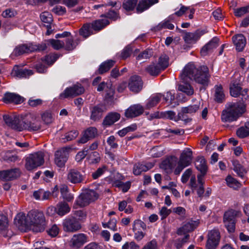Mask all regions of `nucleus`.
Segmentation results:
<instances>
[{
  "mask_svg": "<svg viewBox=\"0 0 249 249\" xmlns=\"http://www.w3.org/2000/svg\"><path fill=\"white\" fill-rule=\"evenodd\" d=\"M208 69L206 66L197 67L193 63H188L184 68L180 74V78L182 83L178 86V89L188 96L194 93L193 88L188 83V79L194 80L196 82L206 85L209 80Z\"/></svg>",
  "mask_w": 249,
  "mask_h": 249,
  "instance_id": "obj_1",
  "label": "nucleus"
},
{
  "mask_svg": "<svg viewBox=\"0 0 249 249\" xmlns=\"http://www.w3.org/2000/svg\"><path fill=\"white\" fill-rule=\"evenodd\" d=\"M247 89L242 90L238 83H232L230 86L231 95L234 97L241 96L242 101L236 103H229L221 114V120L223 122H231L236 121L245 112L246 105L243 101L248 97Z\"/></svg>",
  "mask_w": 249,
  "mask_h": 249,
  "instance_id": "obj_2",
  "label": "nucleus"
},
{
  "mask_svg": "<svg viewBox=\"0 0 249 249\" xmlns=\"http://www.w3.org/2000/svg\"><path fill=\"white\" fill-rule=\"evenodd\" d=\"M26 227L35 232H42L46 226L45 216L43 213L36 211H30L25 220Z\"/></svg>",
  "mask_w": 249,
  "mask_h": 249,
  "instance_id": "obj_3",
  "label": "nucleus"
},
{
  "mask_svg": "<svg viewBox=\"0 0 249 249\" xmlns=\"http://www.w3.org/2000/svg\"><path fill=\"white\" fill-rule=\"evenodd\" d=\"M44 154L38 151L29 155L26 158L25 167L28 170H32L42 165L44 162Z\"/></svg>",
  "mask_w": 249,
  "mask_h": 249,
  "instance_id": "obj_4",
  "label": "nucleus"
},
{
  "mask_svg": "<svg viewBox=\"0 0 249 249\" xmlns=\"http://www.w3.org/2000/svg\"><path fill=\"white\" fill-rule=\"evenodd\" d=\"M47 48L45 43H41L38 45L33 44H22L18 45L14 50L12 54L15 56H18L24 53H29L34 51H42L46 50Z\"/></svg>",
  "mask_w": 249,
  "mask_h": 249,
  "instance_id": "obj_5",
  "label": "nucleus"
},
{
  "mask_svg": "<svg viewBox=\"0 0 249 249\" xmlns=\"http://www.w3.org/2000/svg\"><path fill=\"white\" fill-rule=\"evenodd\" d=\"M22 122L24 130L37 131L40 129V123L36 119V116L31 113L22 114Z\"/></svg>",
  "mask_w": 249,
  "mask_h": 249,
  "instance_id": "obj_6",
  "label": "nucleus"
},
{
  "mask_svg": "<svg viewBox=\"0 0 249 249\" xmlns=\"http://www.w3.org/2000/svg\"><path fill=\"white\" fill-rule=\"evenodd\" d=\"M3 119L5 123L12 129L21 131L24 130L22 122V114L18 116L3 115Z\"/></svg>",
  "mask_w": 249,
  "mask_h": 249,
  "instance_id": "obj_7",
  "label": "nucleus"
},
{
  "mask_svg": "<svg viewBox=\"0 0 249 249\" xmlns=\"http://www.w3.org/2000/svg\"><path fill=\"white\" fill-rule=\"evenodd\" d=\"M206 243V249H216L218 246L220 240V233L217 229L209 231Z\"/></svg>",
  "mask_w": 249,
  "mask_h": 249,
  "instance_id": "obj_8",
  "label": "nucleus"
},
{
  "mask_svg": "<svg viewBox=\"0 0 249 249\" xmlns=\"http://www.w3.org/2000/svg\"><path fill=\"white\" fill-rule=\"evenodd\" d=\"M240 212L233 210H230L224 213V222L228 231L230 232H233L235 229V218L238 216Z\"/></svg>",
  "mask_w": 249,
  "mask_h": 249,
  "instance_id": "obj_9",
  "label": "nucleus"
},
{
  "mask_svg": "<svg viewBox=\"0 0 249 249\" xmlns=\"http://www.w3.org/2000/svg\"><path fill=\"white\" fill-rule=\"evenodd\" d=\"M84 88L81 84H76L72 87L67 88L60 94L61 99L73 97L84 93Z\"/></svg>",
  "mask_w": 249,
  "mask_h": 249,
  "instance_id": "obj_10",
  "label": "nucleus"
},
{
  "mask_svg": "<svg viewBox=\"0 0 249 249\" xmlns=\"http://www.w3.org/2000/svg\"><path fill=\"white\" fill-rule=\"evenodd\" d=\"M63 225L65 231L71 232L77 231L82 228L80 222L74 216L66 218Z\"/></svg>",
  "mask_w": 249,
  "mask_h": 249,
  "instance_id": "obj_11",
  "label": "nucleus"
},
{
  "mask_svg": "<svg viewBox=\"0 0 249 249\" xmlns=\"http://www.w3.org/2000/svg\"><path fill=\"white\" fill-rule=\"evenodd\" d=\"M71 211V207L65 202H59L56 207H50L47 209V213L53 215L56 213L59 216H62L68 213Z\"/></svg>",
  "mask_w": 249,
  "mask_h": 249,
  "instance_id": "obj_12",
  "label": "nucleus"
},
{
  "mask_svg": "<svg viewBox=\"0 0 249 249\" xmlns=\"http://www.w3.org/2000/svg\"><path fill=\"white\" fill-rule=\"evenodd\" d=\"M69 150L68 147H63L55 152L54 162L57 166L63 167L65 166L68 159Z\"/></svg>",
  "mask_w": 249,
  "mask_h": 249,
  "instance_id": "obj_13",
  "label": "nucleus"
},
{
  "mask_svg": "<svg viewBox=\"0 0 249 249\" xmlns=\"http://www.w3.org/2000/svg\"><path fill=\"white\" fill-rule=\"evenodd\" d=\"M199 224L198 220H190L182 227L179 228L177 231L178 235L188 234L187 233L194 231Z\"/></svg>",
  "mask_w": 249,
  "mask_h": 249,
  "instance_id": "obj_14",
  "label": "nucleus"
},
{
  "mask_svg": "<svg viewBox=\"0 0 249 249\" xmlns=\"http://www.w3.org/2000/svg\"><path fill=\"white\" fill-rule=\"evenodd\" d=\"M219 39L218 37H213L202 48L200 51L201 55L205 56L211 53L219 45Z\"/></svg>",
  "mask_w": 249,
  "mask_h": 249,
  "instance_id": "obj_15",
  "label": "nucleus"
},
{
  "mask_svg": "<svg viewBox=\"0 0 249 249\" xmlns=\"http://www.w3.org/2000/svg\"><path fill=\"white\" fill-rule=\"evenodd\" d=\"M142 84L141 77L137 75H134L129 79L128 88L131 91L138 93L142 90Z\"/></svg>",
  "mask_w": 249,
  "mask_h": 249,
  "instance_id": "obj_16",
  "label": "nucleus"
},
{
  "mask_svg": "<svg viewBox=\"0 0 249 249\" xmlns=\"http://www.w3.org/2000/svg\"><path fill=\"white\" fill-rule=\"evenodd\" d=\"M206 33V32L204 30L198 29L193 33H186L183 36V39L187 43H195Z\"/></svg>",
  "mask_w": 249,
  "mask_h": 249,
  "instance_id": "obj_17",
  "label": "nucleus"
},
{
  "mask_svg": "<svg viewBox=\"0 0 249 249\" xmlns=\"http://www.w3.org/2000/svg\"><path fill=\"white\" fill-rule=\"evenodd\" d=\"M88 242V237L84 233L74 234L71 238V246L74 248H79Z\"/></svg>",
  "mask_w": 249,
  "mask_h": 249,
  "instance_id": "obj_18",
  "label": "nucleus"
},
{
  "mask_svg": "<svg viewBox=\"0 0 249 249\" xmlns=\"http://www.w3.org/2000/svg\"><path fill=\"white\" fill-rule=\"evenodd\" d=\"M67 179L72 183H80L84 180V176L79 171L72 169L68 173Z\"/></svg>",
  "mask_w": 249,
  "mask_h": 249,
  "instance_id": "obj_19",
  "label": "nucleus"
},
{
  "mask_svg": "<svg viewBox=\"0 0 249 249\" xmlns=\"http://www.w3.org/2000/svg\"><path fill=\"white\" fill-rule=\"evenodd\" d=\"M143 111L144 108L141 105H134L125 110V116L127 118H134L141 115Z\"/></svg>",
  "mask_w": 249,
  "mask_h": 249,
  "instance_id": "obj_20",
  "label": "nucleus"
},
{
  "mask_svg": "<svg viewBox=\"0 0 249 249\" xmlns=\"http://www.w3.org/2000/svg\"><path fill=\"white\" fill-rule=\"evenodd\" d=\"M19 176L20 171L18 168L0 172V178L6 181L16 179Z\"/></svg>",
  "mask_w": 249,
  "mask_h": 249,
  "instance_id": "obj_21",
  "label": "nucleus"
},
{
  "mask_svg": "<svg viewBox=\"0 0 249 249\" xmlns=\"http://www.w3.org/2000/svg\"><path fill=\"white\" fill-rule=\"evenodd\" d=\"M232 40L237 51L243 50L246 44V39L243 35L238 34L233 36Z\"/></svg>",
  "mask_w": 249,
  "mask_h": 249,
  "instance_id": "obj_22",
  "label": "nucleus"
},
{
  "mask_svg": "<svg viewBox=\"0 0 249 249\" xmlns=\"http://www.w3.org/2000/svg\"><path fill=\"white\" fill-rule=\"evenodd\" d=\"M105 111V107L102 105L99 104L93 107L90 109V119L94 121L99 120L102 117Z\"/></svg>",
  "mask_w": 249,
  "mask_h": 249,
  "instance_id": "obj_23",
  "label": "nucleus"
},
{
  "mask_svg": "<svg viewBox=\"0 0 249 249\" xmlns=\"http://www.w3.org/2000/svg\"><path fill=\"white\" fill-rule=\"evenodd\" d=\"M2 100L5 103H12L16 104H19L22 103L24 101L23 98L18 94L7 92L6 93Z\"/></svg>",
  "mask_w": 249,
  "mask_h": 249,
  "instance_id": "obj_24",
  "label": "nucleus"
},
{
  "mask_svg": "<svg viewBox=\"0 0 249 249\" xmlns=\"http://www.w3.org/2000/svg\"><path fill=\"white\" fill-rule=\"evenodd\" d=\"M195 166L196 168L200 172L197 176H201L204 178L207 172V166L206 165V160L202 157L197 158L195 162Z\"/></svg>",
  "mask_w": 249,
  "mask_h": 249,
  "instance_id": "obj_25",
  "label": "nucleus"
},
{
  "mask_svg": "<svg viewBox=\"0 0 249 249\" xmlns=\"http://www.w3.org/2000/svg\"><path fill=\"white\" fill-rule=\"evenodd\" d=\"M158 2L159 0H139L136 7L137 12L138 13H142Z\"/></svg>",
  "mask_w": 249,
  "mask_h": 249,
  "instance_id": "obj_26",
  "label": "nucleus"
},
{
  "mask_svg": "<svg viewBox=\"0 0 249 249\" xmlns=\"http://www.w3.org/2000/svg\"><path fill=\"white\" fill-rule=\"evenodd\" d=\"M192 160V151L189 148L185 149L181 154L178 162L186 166L189 165Z\"/></svg>",
  "mask_w": 249,
  "mask_h": 249,
  "instance_id": "obj_27",
  "label": "nucleus"
},
{
  "mask_svg": "<svg viewBox=\"0 0 249 249\" xmlns=\"http://www.w3.org/2000/svg\"><path fill=\"white\" fill-rule=\"evenodd\" d=\"M120 119V115L117 112L109 113L104 118L103 125L106 127L109 126Z\"/></svg>",
  "mask_w": 249,
  "mask_h": 249,
  "instance_id": "obj_28",
  "label": "nucleus"
},
{
  "mask_svg": "<svg viewBox=\"0 0 249 249\" xmlns=\"http://www.w3.org/2000/svg\"><path fill=\"white\" fill-rule=\"evenodd\" d=\"M154 166V164L149 162L146 164L137 163L134 165L133 173L135 175H140L143 172H146L151 169Z\"/></svg>",
  "mask_w": 249,
  "mask_h": 249,
  "instance_id": "obj_29",
  "label": "nucleus"
},
{
  "mask_svg": "<svg viewBox=\"0 0 249 249\" xmlns=\"http://www.w3.org/2000/svg\"><path fill=\"white\" fill-rule=\"evenodd\" d=\"M12 74L13 76L18 78H27L33 74L31 70L20 69L18 67L14 68L12 71Z\"/></svg>",
  "mask_w": 249,
  "mask_h": 249,
  "instance_id": "obj_30",
  "label": "nucleus"
},
{
  "mask_svg": "<svg viewBox=\"0 0 249 249\" xmlns=\"http://www.w3.org/2000/svg\"><path fill=\"white\" fill-rule=\"evenodd\" d=\"M163 97V94L160 93L152 94L147 100L145 108L150 109L156 106Z\"/></svg>",
  "mask_w": 249,
  "mask_h": 249,
  "instance_id": "obj_31",
  "label": "nucleus"
},
{
  "mask_svg": "<svg viewBox=\"0 0 249 249\" xmlns=\"http://www.w3.org/2000/svg\"><path fill=\"white\" fill-rule=\"evenodd\" d=\"M200 108V102L197 101L196 103L193 105H189L187 107H182L181 109V112L178 115H182L184 114H192L196 113Z\"/></svg>",
  "mask_w": 249,
  "mask_h": 249,
  "instance_id": "obj_32",
  "label": "nucleus"
},
{
  "mask_svg": "<svg viewBox=\"0 0 249 249\" xmlns=\"http://www.w3.org/2000/svg\"><path fill=\"white\" fill-rule=\"evenodd\" d=\"M105 90L107 92V96L108 98L112 97L114 93V89L112 87V84L105 82L100 83L97 87V91H101Z\"/></svg>",
  "mask_w": 249,
  "mask_h": 249,
  "instance_id": "obj_33",
  "label": "nucleus"
},
{
  "mask_svg": "<svg viewBox=\"0 0 249 249\" xmlns=\"http://www.w3.org/2000/svg\"><path fill=\"white\" fill-rule=\"evenodd\" d=\"M109 24V22L107 18L98 19L92 22L91 27L94 31H99Z\"/></svg>",
  "mask_w": 249,
  "mask_h": 249,
  "instance_id": "obj_34",
  "label": "nucleus"
},
{
  "mask_svg": "<svg viewBox=\"0 0 249 249\" xmlns=\"http://www.w3.org/2000/svg\"><path fill=\"white\" fill-rule=\"evenodd\" d=\"M176 113L173 111H167L162 112L160 114L158 112L152 114L151 115V118H166L170 120H174L175 118Z\"/></svg>",
  "mask_w": 249,
  "mask_h": 249,
  "instance_id": "obj_35",
  "label": "nucleus"
},
{
  "mask_svg": "<svg viewBox=\"0 0 249 249\" xmlns=\"http://www.w3.org/2000/svg\"><path fill=\"white\" fill-rule=\"evenodd\" d=\"M90 203L84 193H82L75 200L73 207L77 208L87 206Z\"/></svg>",
  "mask_w": 249,
  "mask_h": 249,
  "instance_id": "obj_36",
  "label": "nucleus"
},
{
  "mask_svg": "<svg viewBox=\"0 0 249 249\" xmlns=\"http://www.w3.org/2000/svg\"><path fill=\"white\" fill-rule=\"evenodd\" d=\"M214 100L218 103H222L225 100V94L221 85H216L214 87Z\"/></svg>",
  "mask_w": 249,
  "mask_h": 249,
  "instance_id": "obj_37",
  "label": "nucleus"
},
{
  "mask_svg": "<svg viewBox=\"0 0 249 249\" xmlns=\"http://www.w3.org/2000/svg\"><path fill=\"white\" fill-rule=\"evenodd\" d=\"M115 62L112 60H108L102 63L99 66L98 72L99 74H103L108 71L112 68Z\"/></svg>",
  "mask_w": 249,
  "mask_h": 249,
  "instance_id": "obj_38",
  "label": "nucleus"
},
{
  "mask_svg": "<svg viewBox=\"0 0 249 249\" xmlns=\"http://www.w3.org/2000/svg\"><path fill=\"white\" fill-rule=\"evenodd\" d=\"M138 3V0H124L123 8L126 12L133 11Z\"/></svg>",
  "mask_w": 249,
  "mask_h": 249,
  "instance_id": "obj_39",
  "label": "nucleus"
},
{
  "mask_svg": "<svg viewBox=\"0 0 249 249\" xmlns=\"http://www.w3.org/2000/svg\"><path fill=\"white\" fill-rule=\"evenodd\" d=\"M236 134L240 138H244L249 136V122H246L244 126L239 128L236 131Z\"/></svg>",
  "mask_w": 249,
  "mask_h": 249,
  "instance_id": "obj_40",
  "label": "nucleus"
},
{
  "mask_svg": "<svg viewBox=\"0 0 249 249\" xmlns=\"http://www.w3.org/2000/svg\"><path fill=\"white\" fill-rule=\"evenodd\" d=\"M174 28V25L169 20L165 19L164 20L160 22L157 26L154 28L155 31H160L162 29H168L172 30Z\"/></svg>",
  "mask_w": 249,
  "mask_h": 249,
  "instance_id": "obj_41",
  "label": "nucleus"
},
{
  "mask_svg": "<svg viewBox=\"0 0 249 249\" xmlns=\"http://www.w3.org/2000/svg\"><path fill=\"white\" fill-rule=\"evenodd\" d=\"M79 34L85 38H87L92 35L93 34L92 28L90 24H84L79 30Z\"/></svg>",
  "mask_w": 249,
  "mask_h": 249,
  "instance_id": "obj_42",
  "label": "nucleus"
},
{
  "mask_svg": "<svg viewBox=\"0 0 249 249\" xmlns=\"http://www.w3.org/2000/svg\"><path fill=\"white\" fill-rule=\"evenodd\" d=\"M169 57L165 54H161L159 59L158 63L156 64L158 65L160 71L164 70L169 66Z\"/></svg>",
  "mask_w": 249,
  "mask_h": 249,
  "instance_id": "obj_43",
  "label": "nucleus"
},
{
  "mask_svg": "<svg viewBox=\"0 0 249 249\" xmlns=\"http://www.w3.org/2000/svg\"><path fill=\"white\" fill-rule=\"evenodd\" d=\"M79 135L77 130H71L66 133L62 137L61 140L63 142H66L75 139Z\"/></svg>",
  "mask_w": 249,
  "mask_h": 249,
  "instance_id": "obj_44",
  "label": "nucleus"
},
{
  "mask_svg": "<svg viewBox=\"0 0 249 249\" xmlns=\"http://www.w3.org/2000/svg\"><path fill=\"white\" fill-rule=\"evenodd\" d=\"M146 71L152 76H157L161 71L156 63H152L145 68Z\"/></svg>",
  "mask_w": 249,
  "mask_h": 249,
  "instance_id": "obj_45",
  "label": "nucleus"
},
{
  "mask_svg": "<svg viewBox=\"0 0 249 249\" xmlns=\"http://www.w3.org/2000/svg\"><path fill=\"white\" fill-rule=\"evenodd\" d=\"M77 44L78 43L74 41L73 38L71 36L65 39L63 48L66 50L72 51L76 48Z\"/></svg>",
  "mask_w": 249,
  "mask_h": 249,
  "instance_id": "obj_46",
  "label": "nucleus"
},
{
  "mask_svg": "<svg viewBox=\"0 0 249 249\" xmlns=\"http://www.w3.org/2000/svg\"><path fill=\"white\" fill-rule=\"evenodd\" d=\"M232 165L233 166V170L239 177H243L246 173V170L240 164L239 162L237 160H233L232 161Z\"/></svg>",
  "mask_w": 249,
  "mask_h": 249,
  "instance_id": "obj_47",
  "label": "nucleus"
},
{
  "mask_svg": "<svg viewBox=\"0 0 249 249\" xmlns=\"http://www.w3.org/2000/svg\"><path fill=\"white\" fill-rule=\"evenodd\" d=\"M40 19L43 22L47 24L45 26L48 28L50 27L51 24L53 20L51 14L48 12H44L40 15Z\"/></svg>",
  "mask_w": 249,
  "mask_h": 249,
  "instance_id": "obj_48",
  "label": "nucleus"
},
{
  "mask_svg": "<svg viewBox=\"0 0 249 249\" xmlns=\"http://www.w3.org/2000/svg\"><path fill=\"white\" fill-rule=\"evenodd\" d=\"M59 57L57 54H49L44 58L41 59L43 63H44L47 67L52 65Z\"/></svg>",
  "mask_w": 249,
  "mask_h": 249,
  "instance_id": "obj_49",
  "label": "nucleus"
},
{
  "mask_svg": "<svg viewBox=\"0 0 249 249\" xmlns=\"http://www.w3.org/2000/svg\"><path fill=\"white\" fill-rule=\"evenodd\" d=\"M226 181L228 186L234 189H237L241 186V184L236 179L233 178L231 176H228L226 178Z\"/></svg>",
  "mask_w": 249,
  "mask_h": 249,
  "instance_id": "obj_50",
  "label": "nucleus"
},
{
  "mask_svg": "<svg viewBox=\"0 0 249 249\" xmlns=\"http://www.w3.org/2000/svg\"><path fill=\"white\" fill-rule=\"evenodd\" d=\"M190 236L189 234H186L182 238H178L174 242V246L177 249H179L188 242Z\"/></svg>",
  "mask_w": 249,
  "mask_h": 249,
  "instance_id": "obj_51",
  "label": "nucleus"
},
{
  "mask_svg": "<svg viewBox=\"0 0 249 249\" xmlns=\"http://www.w3.org/2000/svg\"><path fill=\"white\" fill-rule=\"evenodd\" d=\"M48 43L55 50H59L64 46V41L60 40L50 39L48 40Z\"/></svg>",
  "mask_w": 249,
  "mask_h": 249,
  "instance_id": "obj_52",
  "label": "nucleus"
},
{
  "mask_svg": "<svg viewBox=\"0 0 249 249\" xmlns=\"http://www.w3.org/2000/svg\"><path fill=\"white\" fill-rule=\"evenodd\" d=\"M197 182L199 184V186L196 189L197 194L199 197H202L204 192V189L203 187V184L204 181L203 179L204 178H201V176H197Z\"/></svg>",
  "mask_w": 249,
  "mask_h": 249,
  "instance_id": "obj_53",
  "label": "nucleus"
},
{
  "mask_svg": "<svg viewBox=\"0 0 249 249\" xmlns=\"http://www.w3.org/2000/svg\"><path fill=\"white\" fill-rule=\"evenodd\" d=\"M84 193L90 203L91 201H95L98 198V194L93 190H88Z\"/></svg>",
  "mask_w": 249,
  "mask_h": 249,
  "instance_id": "obj_54",
  "label": "nucleus"
},
{
  "mask_svg": "<svg viewBox=\"0 0 249 249\" xmlns=\"http://www.w3.org/2000/svg\"><path fill=\"white\" fill-rule=\"evenodd\" d=\"M234 13L236 17H240L249 12V5L234 9Z\"/></svg>",
  "mask_w": 249,
  "mask_h": 249,
  "instance_id": "obj_55",
  "label": "nucleus"
},
{
  "mask_svg": "<svg viewBox=\"0 0 249 249\" xmlns=\"http://www.w3.org/2000/svg\"><path fill=\"white\" fill-rule=\"evenodd\" d=\"M142 228L143 230H145L146 229V224L141 220H135L134 221L133 226V231H136Z\"/></svg>",
  "mask_w": 249,
  "mask_h": 249,
  "instance_id": "obj_56",
  "label": "nucleus"
},
{
  "mask_svg": "<svg viewBox=\"0 0 249 249\" xmlns=\"http://www.w3.org/2000/svg\"><path fill=\"white\" fill-rule=\"evenodd\" d=\"M133 50L132 47L129 45L125 47L122 52L121 56L122 59H125L130 56Z\"/></svg>",
  "mask_w": 249,
  "mask_h": 249,
  "instance_id": "obj_57",
  "label": "nucleus"
},
{
  "mask_svg": "<svg viewBox=\"0 0 249 249\" xmlns=\"http://www.w3.org/2000/svg\"><path fill=\"white\" fill-rule=\"evenodd\" d=\"M104 17L114 21L120 18L119 13L113 10H110L106 14L102 15L101 16V17Z\"/></svg>",
  "mask_w": 249,
  "mask_h": 249,
  "instance_id": "obj_58",
  "label": "nucleus"
},
{
  "mask_svg": "<svg viewBox=\"0 0 249 249\" xmlns=\"http://www.w3.org/2000/svg\"><path fill=\"white\" fill-rule=\"evenodd\" d=\"M151 156L155 158L160 157L163 155V152L160 146H156L151 149Z\"/></svg>",
  "mask_w": 249,
  "mask_h": 249,
  "instance_id": "obj_59",
  "label": "nucleus"
},
{
  "mask_svg": "<svg viewBox=\"0 0 249 249\" xmlns=\"http://www.w3.org/2000/svg\"><path fill=\"white\" fill-rule=\"evenodd\" d=\"M84 134L90 139H92L97 135V130L95 127H90L85 131Z\"/></svg>",
  "mask_w": 249,
  "mask_h": 249,
  "instance_id": "obj_60",
  "label": "nucleus"
},
{
  "mask_svg": "<svg viewBox=\"0 0 249 249\" xmlns=\"http://www.w3.org/2000/svg\"><path fill=\"white\" fill-rule=\"evenodd\" d=\"M116 222L115 219H112L108 223H103L102 225L104 228H108L113 231H117Z\"/></svg>",
  "mask_w": 249,
  "mask_h": 249,
  "instance_id": "obj_61",
  "label": "nucleus"
},
{
  "mask_svg": "<svg viewBox=\"0 0 249 249\" xmlns=\"http://www.w3.org/2000/svg\"><path fill=\"white\" fill-rule=\"evenodd\" d=\"M8 227L7 217L2 214H0V231H5Z\"/></svg>",
  "mask_w": 249,
  "mask_h": 249,
  "instance_id": "obj_62",
  "label": "nucleus"
},
{
  "mask_svg": "<svg viewBox=\"0 0 249 249\" xmlns=\"http://www.w3.org/2000/svg\"><path fill=\"white\" fill-rule=\"evenodd\" d=\"M153 55V52L151 49H146L142 53L139 54L137 59L139 60L142 59H147L150 58Z\"/></svg>",
  "mask_w": 249,
  "mask_h": 249,
  "instance_id": "obj_63",
  "label": "nucleus"
},
{
  "mask_svg": "<svg viewBox=\"0 0 249 249\" xmlns=\"http://www.w3.org/2000/svg\"><path fill=\"white\" fill-rule=\"evenodd\" d=\"M172 212L171 209H167L166 207H162L159 212V214L161 216V219H165Z\"/></svg>",
  "mask_w": 249,
  "mask_h": 249,
  "instance_id": "obj_64",
  "label": "nucleus"
}]
</instances>
